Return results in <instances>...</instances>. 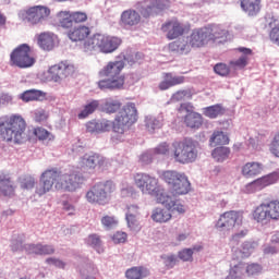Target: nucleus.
Returning a JSON list of instances; mask_svg holds the SVG:
<instances>
[{"label":"nucleus","mask_w":279,"mask_h":279,"mask_svg":"<svg viewBox=\"0 0 279 279\" xmlns=\"http://www.w3.org/2000/svg\"><path fill=\"white\" fill-rule=\"evenodd\" d=\"M33 134L39 141H47L49 138V136H51V133H49V131H47L46 129H43L40 126L39 128H35L33 130Z\"/></svg>","instance_id":"3c124183"},{"label":"nucleus","mask_w":279,"mask_h":279,"mask_svg":"<svg viewBox=\"0 0 279 279\" xmlns=\"http://www.w3.org/2000/svg\"><path fill=\"white\" fill-rule=\"evenodd\" d=\"M252 217L262 226H267L270 221H279V201L271 199L259 204L254 208Z\"/></svg>","instance_id":"9d476101"},{"label":"nucleus","mask_w":279,"mask_h":279,"mask_svg":"<svg viewBox=\"0 0 279 279\" xmlns=\"http://www.w3.org/2000/svg\"><path fill=\"white\" fill-rule=\"evenodd\" d=\"M171 210L169 208L156 207L153 209L150 218L155 223H167L172 219Z\"/></svg>","instance_id":"a878e982"},{"label":"nucleus","mask_w":279,"mask_h":279,"mask_svg":"<svg viewBox=\"0 0 279 279\" xmlns=\"http://www.w3.org/2000/svg\"><path fill=\"white\" fill-rule=\"evenodd\" d=\"M112 122L110 120H92L86 123V132L89 134H101V132H110Z\"/></svg>","instance_id":"412c9836"},{"label":"nucleus","mask_w":279,"mask_h":279,"mask_svg":"<svg viewBox=\"0 0 279 279\" xmlns=\"http://www.w3.org/2000/svg\"><path fill=\"white\" fill-rule=\"evenodd\" d=\"M101 225L105 227V228H108V229H112V228H117V226H119V220L117 219V217L114 216H104L101 218Z\"/></svg>","instance_id":"a18cd8bd"},{"label":"nucleus","mask_w":279,"mask_h":279,"mask_svg":"<svg viewBox=\"0 0 279 279\" xmlns=\"http://www.w3.org/2000/svg\"><path fill=\"white\" fill-rule=\"evenodd\" d=\"M278 252V250L276 248V246H265V248H264V254L266 255V256H271V255H274V254H276Z\"/></svg>","instance_id":"69168bd1"},{"label":"nucleus","mask_w":279,"mask_h":279,"mask_svg":"<svg viewBox=\"0 0 279 279\" xmlns=\"http://www.w3.org/2000/svg\"><path fill=\"white\" fill-rule=\"evenodd\" d=\"M245 236H247V229H244V230H241L238 233H234L232 235V239H233V241H239V239H243Z\"/></svg>","instance_id":"0e129e2a"},{"label":"nucleus","mask_w":279,"mask_h":279,"mask_svg":"<svg viewBox=\"0 0 279 279\" xmlns=\"http://www.w3.org/2000/svg\"><path fill=\"white\" fill-rule=\"evenodd\" d=\"M202 250H204L202 245H195L192 248H183L178 253V256L183 263H193V254L195 252H202Z\"/></svg>","instance_id":"e433bc0d"},{"label":"nucleus","mask_w":279,"mask_h":279,"mask_svg":"<svg viewBox=\"0 0 279 279\" xmlns=\"http://www.w3.org/2000/svg\"><path fill=\"white\" fill-rule=\"evenodd\" d=\"M57 21L59 26L63 29H72L73 28V16L71 11H60L57 14Z\"/></svg>","instance_id":"72a5a7b5"},{"label":"nucleus","mask_w":279,"mask_h":279,"mask_svg":"<svg viewBox=\"0 0 279 279\" xmlns=\"http://www.w3.org/2000/svg\"><path fill=\"white\" fill-rule=\"evenodd\" d=\"M265 170V166L258 161H247L241 167V175L246 180L258 178Z\"/></svg>","instance_id":"aec40b11"},{"label":"nucleus","mask_w":279,"mask_h":279,"mask_svg":"<svg viewBox=\"0 0 279 279\" xmlns=\"http://www.w3.org/2000/svg\"><path fill=\"white\" fill-rule=\"evenodd\" d=\"M26 130L27 122L19 114L0 118V138L5 141V143L23 145L26 141H32V137L25 132Z\"/></svg>","instance_id":"7ed1b4c3"},{"label":"nucleus","mask_w":279,"mask_h":279,"mask_svg":"<svg viewBox=\"0 0 279 279\" xmlns=\"http://www.w3.org/2000/svg\"><path fill=\"white\" fill-rule=\"evenodd\" d=\"M24 250L28 254H36L40 256V244H26Z\"/></svg>","instance_id":"13d9d810"},{"label":"nucleus","mask_w":279,"mask_h":279,"mask_svg":"<svg viewBox=\"0 0 279 279\" xmlns=\"http://www.w3.org/2000/svg\"><path fill=\"white\" fill-rule=\"evenodd\" d=\"M133 184L143 193V195H150L155 197L157 204L159 198L165 195V189L158 182L156 177H151L145 172H137L133 175Z\"/></svg>","instance_id":"6e6552de"},{"label":"nucleus","mask_w":279,"mask_h":279,"mask_svg":"<svg viewBox=\"0 0 279 279\" xmlns=\"http://www.w3.org/2000/svg\"><path fill=\"white\" fill-rule=\"evenodd\" d=\"M47 97V94L40 89H27L21 94L22 101L28 104V101H43Z\"/></svg>","instance_id":"bb28decb"},{"label":"nucleus","mask_w":279,"mask_h":279,"mask_svg":"<svg viewBox=\"0 0 279 279\" xmlns=\"http://www.w3.org/2000/svg\"><path fill=\"white\" fill-rule=\"evenodd\" d=\"M184 123L187 128H192V130H199L204 123V118L202 114L192 111L185 116Z\"/></svg>","instance_id":"2f4dec72"},{"label":"nucleus","mask_w":279,"mask_h":279,"mask_svg":"<svg viewBox=\"0 0 279 279\" xmlns=\"http://www.w3.org/2000/svg\"><path fill=\"white\" fill-rule=\"evenodd\" d=\"M54 252H56V248L53 247V245L40 244L39 256H47L49 254H53Z\"/></svg>","instance_id":"052dcab7"},{"label":"nucleus","mask_w":279,"mask_h":279,"mask_svg":"<svg viewBox=\"0 0 279 279\" xmlns=\"http://www.w3.org/2000/svg\"><path fill=\"white\" fill-rule=\"evenodd\" d=\"M47 263H49L50 265H54V267H59L60 269H64L65 265L64 262L56 258H48Z\"/></svg>","instance_id":"e2e57ef3"},{"label":"nucleus","mask_w":279,"mask_h":279,"mask_svg":"<svg viewBox=\"0 0 279 279\" xmlns=\"http://www.w3.org/2000/svg\"><path fill=\"white\" fill-rule=\"evenodd\" d=\"M149 276V269L143 266H135L125 271L126 279H145Z\"/></svg>","instance_id":"473e14b6"},{"label":"nucleus","mask_w":279,"mask_h":279,"mask_svg":"<svg viewBox=\"0 0 279 279\" xmlns=\"http://www.w3.org/2000/svg\"><path fill=\"white\" fill-rule=\"evenodd\" d=\"M162 204L166 208H169L170 210H175L180 215H184L186 209H184V205L180 203V201L175 199V197L169 196L167 192L162 195V197L159 198V203Z\"/></svg>","instance_id":"5701e85b"},{"label":"nucleus","mask_w":279,"mask_h":279,"mask_svg":"<svg viewBox=\"0 0 279 279\" xmlns=\"http://www.w3.org/2000/svg\"><path fill=\"white\" fill-rule=\"evenodd\" d=\"M250 62V57H240L235 61H230L229 64L233 69H245Z\"/></svg>","instance_id":"8fccbe9b"},{"label":"nucleus","mask_w":279,"mask_h":279,"mask_svg":"<svg viewBox=\"0 0 279 279\" xmlns=\"http://www.w3.org/2000/svg\"><path fill=\"white\" fill-rule=\"evenodd\" d=\"M121 21L123 25L134 27V25H138L141 23V14L135 10H126L122 13Z\"/></svg>","instance_id":"cd10ccee"},{"label":"nucleus","mask_w":279,"mask_h":279,"mask_svg":"<svg viewBox=\"0 0 279 279\" xmlns=\"http://www.w3.org/2000/svg\"><path fill=\"white\" fill-rule=\"evenodd\" d=\"M117 191L112 181H102L94 184L86 193L85 199L88 204L106 206L110 204V195Z\"/></svg>","instance_id":"1a4fd4ad"},{"label":"nucleus","mask_w":279,"mask_h":279,"mask_svg":"<svg viewBox=\"0 0 279 279\" xmlns=\"http://www.w3.org/2000/svg\"><path fill=\"white\" fill-rule=\"evenodd\" d=\"M161 180L171 186L175 195H186L191 191V182L184 173L167 170L162 172Z\"/></svg>","instance_id":"f8f14e48"},{"label":"nucleus","mask_w":279,"mask_h":279,"mask_svg":"<svg viewBox=\"0 0 279 279\" xmlns=\"http://www.w3.org/2000/svg\"><path fill=\"white\" fill-rule=\"evenodd\" d=\"M214 160L217 162H223L230 156V148L226 146H220L214 149L211 153Z\"/></svg>","instance_id":"ea45409f"},{"label":"nucleus","mask_w":279,"mask_h":279,"mask_svg":"<svg viewBox=\"0 0 279 279\" xmlns=\"http://www.w3.org/2000/svg\"><path fill=\"white\" fill-rule=\"evenodd\" d=\"M184 82H186V77L184 76H174L172 73H166L163 81L159 83V90H169V88L180 86V84H184Z\"/></svg>","instance_id":"b1692460"},{"label":"nucleus","mask_w":279,"mask_h":279,"mask_svg":"<svg viewBox=\"0 0 279 279\" xmlns=\"http://www.w3.org/2000/svg\"><path fill=\"white\" fill-rule=\"evenodd\" d=\"M87 243L92 246V247H99L101 245V238H99V235L97 234H90L87 238Z\"/></svg>","instance_id":"bf43d9fd"},{"label":"nucleus","mask_w":279,"mask_h":279,"mask_svg":"<svg viewBox=\"0 0 279 279\" xmlns=\"http://www.w3.org/2000/svg\"><path fill=\"white\" fill-rule=\"evenodd\" d=\"M99 108V100H93L88 102L84 109L78 113V119H86L89 114H93L95 110Z\"/></svg>","instance_id":"a19ab883"},{"label":"nucleus","mask_w":279,"mask_h":279,"mask_svg":"<svg viewBox=\"0 0 279 279\" xmlns=\"http://www.w3.org/2000/svg\"><path fill=\"white\" fill-rule=\"evenodd\" d=\"M93 31L86 25H78L70 28L66 33L68 38L72 43H88Z\"/></svg>","instance_id":"a211bd4d"},{"label":"nucleus","mask_w":279,"mask_h":279,"mask_svg":"<svg viewBox=\"0 0 279 279\" xmlns=\"http://www.w3.org/2000/svg\"><path fill=\"white\" fill-rule=\"evenodd\" d=\"M240 5L250 16H254L260 12V0H240Z\"/></svg>","instance_id":"c85d7f7f"},{"label":"nucleus","mask_w":279,"mask_h":279,"mask_svg":"<svg viewBox=\"0 0 279 279\" xmlns=\"http://www.w3.org/2000/svg\"><path fill=\"white\" fill-rule=\"evenodd\" d=\"M72 23H86L88 21V15L85 12H71Z\"/></svg>","instance_id":"864d4df0"},{"label":"nucleus","mask_w":279,"mask_h":279,"mask_svg":"<svg viewBox=\"0 0 279 279\" xmlns=\"http://www.w3.org/2000/svg\"><path fill=\"white\" fill-rule=\"evenodd\" d=\"M226 112V109L221 105H213L203 109V114L208 119H217Z\"/></svg>","instance_id":"4c0bfd02"},{"label":"nucleus","mask_w":279,"mask_h":279,"mask_svg":"<svg viewBox=\"0 0 279 279\" xmlns=\"http://www.w3.org/2000/svg\"><path fill=\"white\" fill-rule=\"evenodd\" d=\"M241 226H243V211L229 210L220 215L215 228L220 232H230V230Z\"/></svg>","instance_id":"ddd939ff"},{"label":"nucleus","mask_w":279,"mask_h":279,"mask_svg":"<svg viewBox=\"0 0 279 279\" xmlns=\"http://www.w3.org/2000/svg\"><path fill=\"white\" fill-rule=\"evenodd\" d=\"M244 269L248 278H252L254 276H260V274H263V265L258 263H251L247 264L246 266L244 265Z\"/></svg>","instance_id":"79ce46f5"},{"label":"nucleus","mask_w":279,"mask_h":279,"mask_svg":"<svg viewBox=\"0 0 279 279\" xmlns=\"http://www.w3.org/2000/svg\"><path fill=\"white\" fill-rule=\"evenodd\" d=\"M230 143V137L223 133V131H214L209 138V145L215 147L217 145H228Z\"/></svg>","instance_id":"c9c22d12"},{"label":"nucleus","mask_w":279,"mask_h":279,"mask_svg":"<svg viewBox=\"0 0 279 279\" xmlns=\"http://www.w3.org/2000/svg\"><path fill=\"white\" fill-rule=\"evenodd\" d=\"M63 209L69 213V215H74L75 207L66 202L63 203Z\"/></svg>","instance_id":"338daca9"},{"label":"nucleus","mask_w":279,"mask_h":279,"mask_svg":"<svg viewBox=\"0 0 279 279\" xmlns=\"http://www.w3.org/2000/svg\"><path fill=\"white\" fill-rule=\"evenodd\" d=\"M146 128L148 130H160L162 128V120L154 117L147 118Z\"/></svg>","instance_id":"de8ad7c7"},{"label":"nucleus","mask_w":279,"mask_h":279,"mask_svg":"<svg viewBox=\"0 0 279 279\" xmlns=\"http://www.w3.org/2000/svg\"><path fill=\"white\" fill-rule=\"evenodd\" d=\"M11 66L17 69H29L36 64V58L32 53V48L27 44L17 46L10 54Z\"/></svg>","instance_id":"9b49d317"},{"label":"nucleus","mask_w":279,"mask_h":279,"mask_svg":"<svg viewBox=\"0 0 279 279\" xmlns=\"http://www.w3.org/2000/svg\"><path fill=\"white\" fill-rule=\"evenodd\" d=\"M207 32V38L208 40H217L219 38H223L226 36V31L220 28L218 25H210L207 27H204Z\"/></svg>","instance_id":"58836bf2"},{"label":"nucleus","mask_w":279,"mask_h":279,"mask_svg":"<svg viewBox=\"0 0 279 279\" xmlns=\"http://www.w3.org/2000/svg\"><path fill=\"white\" fill-rule=\"evenodd\" d=\"M39 182L36 193L43 196L53 187L61 193H75L77 189H82L85 179L84 175L75 171L62 172L58 168H49L41 173Z\"/></svg>","instance_id":"f257e3e1"},{"label":"nucleus","mask_w":279,"mask_h":279,"mask_svg":"<svg viewBox=\"0 0 279 279\" xmlns=\"http://www.w3.org/2000/svg\"><path fill=\"white\" fill-rule=\"evenodd\" d=\"M161 259L166 269H173L178 264V257L175 255H162Z\"/></svg>","instance_id":"49530a36"},{"label":"nucleus","mask_w":279,"mask_h":279,"mask_svg":"<svg viewBox=\"0 0 279 279\" xmlns=\"http://www.w3.org/2000/svg\"><path fill=\"white\" fill-rule=\"evenodd\" d=\"M71 73H73V66L64 62L54 64L48 70V75L51 80H53V82H60V80H65V77H69Z\"/></svg>","instance_id":"6ab92c4d"},{"label":"nucleus","mask_w":279,"mask_h":279,"mask_svg":"<svg viewBox=\"0 0 279 279\" xmlns=\"http://www.w3.org/2000/svg\"><path fill=\"white\" fill-rule=\"evenodd\" d=\"M125 69V61H109L99 72L101 78L97 82V86L100 90H122L125 86V74H121V71Z\"/></svg>","instance_id":"20e7f679"},{"label":"nucleus","mask_w":279,"mask_h":279,"mask_svg":"<svg viewBox=\"0 0 279 279\" xmlns=\"http://www.w3.org/2000/svg\"><path fill=\"white\" fill-rule=\"evenodd\" d=\"M141 160H142L145 165H148V162H151V154H149V153H144V154L141 156Z\"/></svg>","instance_id":"774afa93"},{"label":"nucleus","mask_w":279,"mask_h":279,"mask_svg":"<svg viewBox=\"0 0 279 279\" xmlns=\"http://www.w3.org/2000/svg\"><path fill=\"white\" fill-rule=\"evenodd\" d=\"M269 151L275 158H279V131L272 136L269 144Z\"/></svg>","instance_id":"c03bdc74"},{"label":"nucleus","mask_w":279,"mask_h":279,"mask_svg":"<svg viewBox=\"0 0 279 279\" xmlns=\"http://www.w3.org/2000/svg\"><path fill=\"white\" fill-rule=\"evenodd\" d=\"M161 32L166 34L168 40H178L189 32V27L178 19L168 20L161 25Z\"/></svg>","instance_id":"2eb2a0df"},{"label":"nucleus","mask_w":279,"mask_h":279,"mask_svg":"<svg viewBox=\"0 0 279 279\" xmlns=\"http://www.w3.org/2000/svg\"><path fill=\"white\" fill-rule=\"evenodd\" d=\"M279 175L278 172H272L268 175H264L250 182L243 189V192L247 195H252V193H258V191H263V189H267V186H271V184H276L278 182Z\"/></svg>","instance_id":"dca6fc26"},{"label":"nucleus","mask_w":279,"mask_h":279,"mask_svg":"<svg viewBox=\"0 0 279 279\" xmlns=\"http://www.w3.org/2000/svg\"><path fill=\"white\" fill-rule=\"evenodd\" d=\"M82 165L83 167H86V169H96V167L104 166V157H101L98 154L93 155H85L82 158Z\"/></svg>","instance_id":"7c9ffc66"},{"label":"nucleus","mask_w":279,"mask_h":279,"mask_svg":"<svg viewBox=\"0 0 279 279\" xmlns=\"http://www.w3.org/2000/svg\"><path fill=\"white\" fill-rule=\"evenodd\" d=\"M51 10L45 5H34L21 12V16L24 21L31 23V25H38L46 19H49Z\"/></svg>","instance_id":"4468645a"},{"label":"nucleus","mask_w":279,"mask_h":279,"mask_svg":"<svg viewBox=\"0 0 279 279\" xmlns=\"http://www.w3.org/2000/svg\"><path fill=\"white\" fill-rule=\"evenodd\" d=\"M111 239L116 244L125 243V241H128V233L123 231H117Z\"/></svg>","instance_id":"5fc2aeb1"},{"label":"nucleus","mask_w":279,"mask_h":279,"mask_svg":"<svg viewBox=\"0 0 279 279\" xmlns=\"http://www.w3.org/2000/svg\"><path fill=\"white\" fill-rule=\"evenodd\" d=\"M22 189H34L36 181L32 175H24L20 178Z\"/></svg>","instance_id":"603ef678"},{"label":"nucleus","mask_w":279,"mask_h":279,"mask_svg":"<svg viewBox=\"0 0 279 279\" xmlns=\"http://www.w3.org/2000/svg\"><path fill=\"white\" fill-rule=\"evenodd\" d=\"M245 264L243 262H239L234 266H232L229 270V275L225 279H245Z\"/></svg>","instance_id":"f704fd0d"},{"label":"nucleus","mask_w":279,"mask_h":279,"mask_svg":"<svg viewBox=\"0 0 279 279\" xmlns=\"http://www.w3.org/2000/svg\"><path fill=\"white\" fill-rule=\"evenodd\" d=\"M15 190L16 187L14 186L10 174L0 172V195H3L4 197H10L14 195Z\"/></svg>","instance_id":"4be33fe9"},{"label":"nucleus","mask_w":279,"mask_h":279,"mask_svg":"<svg viewBox=\"0 0 279 279\" xmlns=\"http://www.w3.org/2000/svg\"><path fill=\"white\" fill-rule=\"evenodd\" d=\"M138 215H141V213L138 211V206L131 205L126 214V223L130 230H133L134 232L141 230V222L138 221Z\"/></svg>","instance_id":"393cba45"},{"label":"nucleus","mask_w":279,"mask_h":279,"mask_svg":"<svg viewBox=\"0 0 279 279\" xmlns=\"http://www.w3.org/2000/svg\"><path fill=\"white\" fill-rule=\"evenodd\" d=\"M154 154H156L157 156H167V154H169V144L167 143L159 144L154 149Z\"/></svg>","instance_id":"4d7b16f0"},{"label":"nucleus","mask_w":279,"mask_h":279,"mask_svg":"<svg viewBox=\"0 0 279 279\" xmlns=\"http://www.w3.org/2000/svg\"><path fill=\"white\" fill-rule=\"evenodd\" d=\"M102 111L107 114H116L112 125V141H123L125 138V132L130 130L136 121H138V109L134 102H128L123 106L120 100L114 98H107L102 106Z\"/></svg>","instance_id":"f03ea898"},{"label":"nucleus","mask_w":279,"mask_h":279,"mask_svg":"<svg viewBox=\"0 0 279 279\" xmlns=\"http://www.w3.org/2000/svg\"><path fill=\"white\" fill-rule=\"evenodd\" d=\"M199 151L197 150V142L193 138H184L172 143V157L180 165H190L195 162Z\"/></svg>","instance_id":"0eeeda50"},{"label":"nucleus","mask_w":279,"mask_h":279,"mask_svg":"<svg viewBox=\"0 0 279 279\" xmlns=\"http://www.w3.org/2000/svg\"><path fill=\"white\" fill-rule=\"evenodd\" d=\"M171 2L169 0H147L142 4L140 12L144 19H149V16L167 10Z\"/></svg>","instance_id":"f3484780"},{"label":"nucleus","mask_w":279,"mask_h":279,"mask_svg":"<svg viewBox=\"0 0 279 279\" xmlns=\"http://www.w3.org/2000/svg\"><path fill=\"white\" fill-rule=\"evenodd\" d=\"M236 51H239V53H242V58H250V56H253V51L250 48H245V47H239L236 48Z\"/></svg>","instance_id":"680f3d73"},{"label":"nucleus","mask_w":279,"mask_h":279,"mask_svg":"<svg viewBox=\"0 0 279 279\" xmlns=\"http://www.w3.org/2000/svg\"><path fill=\"white\" fill-rule=\"evenodd\" d=\"M123 40L116 36L96 33L87 41L83 43L82 49L85 53H114L121 47Z\"/></svg>","instance_id":"39448f33"},{"label":"nucleus","mask_w":279,"mask_h":279,"mask_svg":"<svg viewBox=\"0 0 279 279\" xmlns=\"http://www.w3.org/2000/svg\"><path fill=\"white\" fill-rule=\"evenodd\" d=\"M214 71L215 73H217V75H220L221 77H226L227 75H230V66H228V64L226 63H217L214 66Z\"/></svg>","instance_id":"09e8293b"},{"label":"nucleus","mask_w":279,"mask_h":279,"mask_svg":"<svg viewBox=\"0 0 279 279\" xmlns=\"http://www.w3.org/2000/svg\"><path fill=\"white\" fill-rule=\"evenodd\" d=\"M254 250H256V243L254 242H244L240 248V254L242 258H248L254 254Z\"/></svg>","instance_id":"37998d69"},{"label":"nucleus","mask_w":279,"mask_h":279,"mask_svg":"<svg viewBox=\"0 0 279 279\" xmlns=\"http://www.w3.org/2000/svg\"><path fill=\"white\" fill-rule=\"evenodd\" d=\"M208 43V32L204 27L195 28L186 38L170 43L168 49L174 53H190L191 49H199Z\"/></svg>","instance_id":"423d86ee"},{"label":"nucleus","mask_w":279,"mask_h":279,"mask_svg":"<svg viewBox=\"0 0 279 279\" xmlns=\"http://www.w3.org/2000/svg\"><path fill=\"white\" fill-rule=\"evenodd\" d=\"M37 43L44 51H51L56 47V41L51 33H41L37 38Z\"/></svg>","instance_id":"c756f323"},{"label":"nucleus","mask_w":279,"mask_h":279,"mask_svg":"<svg viewBox=\"0 0 279 279\" xmlns=\"http://www.w3.org/2000/svg\"><path fill=\"white\" fill-rule=\"evenodd\" d=\"M49 116H47V111L45 109H38L34 112V119L36 123H43V121H47Z\"/></svg>","instance_id":"6e6d98bb"}]
</instances>
